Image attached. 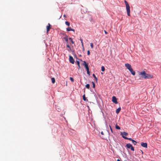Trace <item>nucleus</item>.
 <instances>
[{
  "instance_id": "cd10ccee",
  "label": "nucleus",
  "mask_w": 161,
  "mask_h": 161,
  "mask_svg": "<svg viewBox=\"0 0 161 161\" xmlns=\"http://www.w3.org/2000/svg\"><path fill=\"white\" fill-rule=\"evenodd\" d=\"M86 71H87V74L89 75H90V72L89 71V69L86 70Z\"/></svg>"
},
{
  "instance_id": "c9c22d12",
  "label": "nucleus",
  "mask_w": 161,
  "mask_h": 161,
  "mask_svg": "<svg viewBox=\"0 0 161 161\" xmlns=\"http://www.w3.org/2000/svg\"><path fill=\"white\" fill-rule=\"evenodd\" d=\"M69 50H68V51H71V47H70V48H69Z\"/></svg>"
},
{
  "instance_id": "1a4fd4ad",
  "label": "nucleus",
  "mask_w": 161,
  "mask_h": 161,
  "mask_svg": "<svg viewBox=\"0 0 161 161\" xmlns=\"http://www.w3.org/2000/svg\"><path fill=\"white\" fill-rule=\"evenodd\" d=\"M129 70L133 75H135V72L133 70L132 68Z\"/></svg>"
},
{
  "instance_id": "37998d69",
  "label": "nucleus",
  "mask_w": 161,
  "mask_h": 161,
  "mask_svg": "<svg viewBox=\"0 0 161 161\" xmlns=\"http://www.w3.org/2000/svg\"><path fill=\"white\" fill-rule=\"evenodd\" d=\"M63 16H64V17H66V15L65 14H64Z\"/></svg>"
},
{
  "instance_id": "4be33fe9",
  "label": "nucleus",
  "mask_w": 161,
  "mask_h": 161,
  "mask_svg": "<svg viewBox=\"0 0 161 161\" xmlns=\"http://www.w3.org/2000/svg\"><path fill=\"white\" fill-rule=\"evenodd\" d=\"M66 25L68 26L70 25V23L68 21H66L65 22Z\"/></svg>"
},
{
  "instance_id": "bb28decb",
  "label": "nucleus",
  "mask_w": 161,
  "mask_h": 161,
  "mask_svg": "<svg viewBox=\"0 0 161 161\" xmlns=\"http://www.w3.org/2000/svg\"><path fill=\"white\" fill-rule=\"evenodd\" d=\"M90 46H91V47L92 48H93V44L92 43H91L90 44Z\"/></svg>"
},
{
  "instance_id": "6ab92c4d",
  "label": "nucleus",
  "mask_w": 161,
  "mask_h": 161,
  "mask_svg": "<svg viewBox=\"0 0 161 161\" xmlns=\"http://www.w3.org/2000/svg\"><path fill=\"white\" fill-rule=\"evenodd\" d=\"M92 76L94 77L95 79L96 80V81H97V77L95 75L93 74H92Z\"/></svg>"
},
{
  "instance_id": "5701e85b",
  "label": "nucleus",
  "mask_w": 161,
  "mask_h": 161,
  "mask_svg": "<svg viewBox=\"0 0 161 161\" xmlns=\"http://www.w3.org/2000/svg\"><path fill=\"white\" fill-rule=\"evenodd\" d=\"M105 68L103 66H102L101 67V70L102 71H104L105 70Z\"/></svg>"
},
{
  "instance_id": "f8f14e48",
  "label": "nucleus",
  "mask_w": 161,
  "mask_h": 161,
  "mask_svg": "<svg viewBox=\"0 0 161 161\" xmlns=\"http://www.w3.org/2000/svg\"><path fill=\"white\" fill-rule=\"evenodd\" d=\"M122 137L125 139L129 140L131 141H132L133 140V139H132L131 138H128L124 136H122Z\"/></svg>"
},
{
  "instance_id": "c03bdc74",
  "label": "nucleus",
  "mask_w": 161,
  "mask_h": 161,
  "mask_svg": "<svg viewBox=\"0 0 161 161\" xmlns=\"http://www.w3.org/2000/svg\"><path fill=\"white\" fill-rule=\"evenodd\" d=\"M141 153H142V154L143 153V152H142V151L141 150Z\"/></svg>"
},
{
  "instance_id": "f03ea898",
  "label": "nucleus",
  "mask_w": 161,
  "mask_h": 161,
  "mask_svg": "<svg viewBox=\"0 0 161 161\" xmlns=\"http://www.w3.org/2000/svg\"><path fill=\"white\" fill-rule=\"evenodd\" d=\"M126 147L129 149H130L132 151H134V149L132 145L130 143H128L126 145Z\"/></svg>"
},
{
  "instance_id": "412c9836",
  "label": "nucleus",
  "mask_w": 161,
  "mask_h": 161,
  "mask_svg": "<svg viewBox=\"0 0 161 161\" xmlns=\"http://www.w3.org/2000/svg\"><path fill=\"white\" fill-rule=\"evenodd\" d=\"M86 88L89 89L90 88V85L89 84H87L86 86Z\"/></svg>"
},
{
  "instance_id": "dca6fc26",
  "label": "nucleus",
  "mask_w": 161,
  "mask_h": 161,
  "mask_svg": "<svg viewBox=\"0 0 161 161\" xmlns=\"http://www.w3.org/2000/svg\"><path fill=\"white\" fill-rule=\"evenodd\" d=\"M52 82L53 83H54L55 82V79L54 78H51Z\"/></svg>"
},
{
  "instance_id": "6e6552de",
  "label": "nucleus",
  "mask_w": 161,
  "mask_h": 161,
  "mask_svg": "<svg viewBox=\"0 0 161 161\" xmlns=\"http://www.w3.org/2000/svg\"><path fill=\"white\" fill-rule=\"evenodd\" d=\"M141 145L143 147L147 148V144L146 143L142 142L141 144Z\"/></svg>"
},
{
  "instance_id": "a211bd4d",
  "label": "nucleus",
  "mask_w": 161,
  "mask_h": 161,
  "mask_svg": "<svg viewBox=\"0 0 161 161\" xmlns=\"http://www.w3.org/2000/svg\"><path fill=\"white\" fill-rule=\"evenodd\" d=\"M71 28L70 27H68L66 29V30L67 31H71Z\"/></svg>"
},
{
  "instance_id": "c756f323",
  "label": "nucleus",
  "mask_w": 161,
  "mask_h": 161,
  "mask_svg": "<svg viewBox=\"0 0 161 161\" xmlns=\"http://www.w3.org/2000/svg\"><path fill=\"white\" fill-rule=\"evenodd\" d=\"M87 54L88 55H89L90 54V52L89 50H88L87 51Z\"/></svg>"
},
{
  "instance_id": "ea45409f",
  "label": "nucleus",
  "mask_w": 161,
  "mask_h": 161,
  "mask_svg": "<svg viewBox=\"0 0 161 161\" xmlns=\"http://www.w3.org/2000/svg\"><path fill=\"white\" fill-rule=\"evenodd\" d=\"M101 134L102 135H104V133H103V131H102V132H101Z\"/></svg>"
},
{
  "instance_id": "c85d7f7f",
  "label": "nucleus",
  "mask_w": 161,
  "mask_h": 161,
  "mask_svg": "<svg viewBox=\"0 0 161 161\" xmlns=\"http://www.w3.org/2000/svg\"><path fill=\"white\" fill-rule=\"evenodd\" d=\"M92 84H93V88H94L95 86V83L93 82H92Z\"/></svg>"
},
{
  "instance_id": "7ed1b4c3",
  "label": "nucleus",
  "mask_w": 161,
  "mask_h": 161,
  "mask_svg": "<svg viewBox=\"0 0 161 161\" xmlns=\"http://www.w3.org/2000/svg\"><path fill=\"white\" fill-rule=\"evenodd\" d=\"M126 10L127 13V14L128 16H130V7L129 5L126 6Z\"/></svg>"
},
{
  "instance_id": "4468645a",
  "label": "nucleus",
  "mask_w": 161,
  "mask_h": 161,
  "mask_svg": "<svg viewBox=\"0 0 161 161\" xmlns=\"http://www.w3.org/2000/svg\"><path fill=\"white\" fill-rule=\"evenodd\" d=\"M76 62H77V64L78 65L77 68L78 69H79L80 68V62L78 61H76Z\"/></svg>"
},
{
  "instance_id": "f257e3e1",
  "label": "nucleus",
  "mask_w": 161,
  "mask_h": 161,
  "mask_svg": "<svg viewBox=\"0 0 161 161\" xmlns=\"http://www.w3.org/2000/svg\"><path fill=\"white\" fill-rule=\"evenodd\" d=\"M139 75L141 76L142 78L149 79L150 78H153L152 75L147 74L145 71H143L139 73Z\"/></svg>"
},
{
  "instance_id": "72a5a7b5",
  "label": "nucleus",
  "mask_w": 161,
  "mask_h": 161,
  "mask_svg": "<svg viewBox=\"0 0 161 161\" xmlns=\"http://www.w3.org/2000/svg\"><path fill=\"white\" fill-rule=\"evenodd\" d=\"M71 43L72 44H74V42L73 41V40H71Z\"/></svg>"
},
{
  "instance_id": "f704fd0d",
  "label": "nucleus",
  "mask_w": 161,
  "mask_h": 161,
  "mask_svg": "<svg viewBox=\"0 0 161 161\" xmlns=\"http://www.w3.org/2000/svg\"><path fill=\"white\" fill-rule=\"evenodd\" d=\"M84 63L83 64L84 65H85V64H87V63H86V62L85 61H84Z\"/></svg>"
},
{
  "instance_id": "a878e982",
  "label": "nucleus",
  "mask_w": 161,
  "mask_h": 161,
  "mask_svg": "<svg viewBox=\"0 0 161 161\" xmlns=\"http://www.w3.org/2000/svg\"><path fill=\"white\" fill-rule=\"evenodd\" d=\"M70 80L72 82H73L74 81V79L72 77H70Z\"/></svg>"
},
{
  "instance_id": "393cba45",
  "label": "nucleus",
  "mask_w": 161,
  "mask_h": 161,
  "mask_svg": "<svg viewBox=\"0 0 161 161\" xmlns=\"http://www.w3.org/2000/svg\"><path fill=\"white\" fill-rule=\"evenodd\" d=\"M83 98L84 101H85L86 100V98L85 97V95H83Z\"/></svg>"
},
{
  "instance_id": "2f4dec72",
  "label": "nucleus",
  "mask_w": 161,
  "mask_h": 161,
  "mask_svg": "<svg viewBox=\"0 0 161 161\" xmlns=\"http://www.w3.org/2000/svg\"><path fill=\"white\" fill-rule=\"evenodd\" d=\"M80 40L81 41V43H82V42H83V40L81 38H80Z\"/></svg>"
},
{
  "instance_id": "a18cd8bd",
  "label": "nucleus",
  "mask_w": 161,
  "mask_h": 161,
  "mask_svg": "<svg viewBox=\"0 0 161 161\" xmlns=\"http://www.w3.org/2000/svg\"><path fill=\"white\" fill-rule=\"evenodd\" d=\"M71 130V131H74V130Z\"/></svg>"
},
{
  "instance_id": "49530a36",
  "label": "nucleus",
  "mask_w": 161,
  "mask_h": 161,
  "mask_svg": "<svg viewBox=\"0 0 161 161\" xmlns=\"http://www.w3.org/2000/svg\"><path fill=\"white\" fill-rule=\"evenodd\" d=\"M83 47V50H84V47Z\"/></svg>"
},
{
  "instance_id": "0eeeda50",
  "label": "nucleus",
  "mask_w": 161,
  "mask_h": 161,
  "mask_svg": "<svg viewBox=\"0 0 161 161\" xmlns=\"http://www.w3.org/2000/svg\"><path fill=\"white\" fill-rule=\"evenodd\" d=\"M63 39H64L66 41L67 44H69L68 43V36L65 35V37H63Z\"/></svg>"
},
{
  "instance_id": "f3484780",
  "label": "nucleus",
  "mask_w": 161,
  "mask_h": 161,
  "mask_svg": "<svg viewBox=\"0 0 161 161\" xmlns=\"http://www.w3.org/2000/svg\"><path fill=\"white\" fill-rule=\"evenodd\" d=\"M132 143L134 145H136L137 143V142L136 141H135L134 140H133L132 141Z\"/></svg>"
},
{
  "instance_id": "58836bf2",
  "label": "nucleus",
  "mask_w": 161,
  "mask_h": 161,
  "mask_svg": "<svg viewBox=\"0 0 161 161\" xmlns=\"http://www.w3.org/2000/svg\"><path fill=\"white\" fill-rule=\"evenodd\" d=\"M71 31H75V30L74 29H71Z\"/></svg>"
},
{
  "instance_id": "ddd939ff",
  "label": "nucleus",
  "mask_w": 161,
  "mask_h": 161,
  "mask_svg": "<svg viewBox=\"0 0 161 161\" xmlns=\"http://www.w3.org/2000/svg\"><path fill=\"white\" fill-rule=\"evenodd\" d=\"M121 110V108L120 107L119 108H117L116 111V114H118L119 113V112Z\"/></svg>"
},
{
  "instance_id": "7c9ffc66",
  "label": "nucleus",
  "mask_w": 161,
  "mask_h": 161,
  "mask_svg": "<svg viewBox=\"0 0 161 161\" xmlns=\"http://www.w3.org/2000/svg\"><path fill=\"white\" fill-rule=\"evenodd\" d=\"M66 47H68V48H70V46H69V44H66Z\"/></svg>"
},
{
  "instance_id": "2eb2a0df",
  "label": "nucleus",
  "mask_w": 161,
  "mask_h": 161,
  "mask_svg": "<svg viewBox=\"0 0 161 161\" xmlns=\"http://www.w3.org/2000/svg\"><path fill=\"white\" fill-rule=\"evenodd\" d=\"M85 68H86V70L89 69L88 66V64H85L84 65Z\"/></svg>"
},
{
  "instance_id": "39448f33",
  "label": "nucleus",
  "mask_w": 161,
  "mask_h": 161,
  "mask_svg": "<svg viewBox=\"0 0 161 161\" xmlns=\"http://www.w3.org/2000/svg\"><path fill=\"white\" fill-rule=\"evenodd\" d=\"M125 66L129 70L132 68L131 65L128 63L125 64Z\"/></svg>"
},
{
  "instance_id": "aec40b11",
  "label": "nucleus",
  "mask_w": 161,
  "mask_h": 161,
  "mask_svg": "<svg viewBox=\"0 0 161 161\" xmlns=\"http://www.w3.org/2000/svg\"><path fill=\"white\" fill-rule=\"evenodd\" d=\"M115 128L118 130L120 129V128L119 126L117 125H115Z\"/></svg>"
},
{
  "instance_id": "a19ab883",
  "label": "nucleus",
  "mask_w": 161,
  "mask_h": 161,
  "mask_svg": "<svg viewBox=\"0 0 161 161\" xmlns=\"http://www.w3.org/2000/svg\"><path fill=\"white\" fill-rule=\"evenodd\" d=\"M81 45H82V46L83 47H83V43L82 42V43H81Z\"/></svg>"
},
{
  "instance_id": "e433bc0d",
  "label": "nucleus",
  "mask_w": 161,
  "mask_h": 161,
  "mask_svg": "<svg viewBox=\"0 0 161 161\" xmlns=\"http://www.w3.org/2000/svg\"><path fill=\"white\" fill-rule=\"evenodd\" d=\"M69 40H70V41L72 40V38H71V37H69Z\"/></svg>"
},
{
  "instance_id": "79ce46f5",
  "label": "nucleus",
  "mask_w": 161,
  "mask_h": 161,
  "mask_svg": "<svg viewBox=\"0 0 161 161\" xmlns=\"http://www.w3.org/2000/svg\"><path fill=\"white\" fill-rule=\"evenodd\" d=\"M117 161H121L119 159H118Z\"/></svg>"
},
{
  "instance_id": "20e7f679",
  "label": "nucleus",
  "mask_w": 161,
  "mask_h": 161,
  "mask_svg": "<svg viewBox=\"0 0 161 161\" xmlns=\"http://www.w3.org/2000/svg\"><path fill=\"white\" fill-rule=\"evenodd\" d=\"M69 59L70 63H71L72 64H74V59L73 57L71 55H69Z\"/></svg>"
},
{
  "instance_id": "4c0bfd02",
  "label": "nucleus",
  "mask_w": 161,
  "mask_h": 161,
  "mask_svg": "<svg viewBox=\"0 0 161 161\" xmlns=\"http://www.w3.org/2000/svg\"><path fill=\"white\" fill-rule=\"evenodd\" d=\"M104 32H105V33L106 34H108V32H107L106 31H105V30L104 31Z\"/></svg>"
},
{
  "instance_id": "9b49d317",
  "label": "nucleus",
  "mask_w": 161,
  "mask_h": 161,
  "mask_svg": "<svg viewBox=\"0 0 161 161\" xmlns=\"http://www.w3.org/2000/svg\"><path fill=\"white\" fill-rule=\"evenodd\" d=\"M48 25H47V32H48L49 31L50 29V25L49 23H48Z\"/></svg>"
},
{
  "instance_id": "473e14b6",
  "label": "nucleus",
  "mask_w": 161,
  "mask_h": 161,
  "mask_svg": "<svg viewBox=\"0 0 161 161\" xmlns=\"http://www.w3.org/2000/svg\"><path fill=\"white\" fill-rule=\"evenodd\" d=\"M109 126L110 128V130H111V132H112V133H113V132L112 129V128H111V126H110V125H109Z\"/></svg>"
},
{
  "instance_id": "423d86ee",
  "label": "nucleus",
  "mask_w": 161,
  "mask_h": 161,
  "mask_svg": "<svg viewBox=\"0 0 161 161\" xmlns=\"http://www.w3.org/2000/svg\"><path fill=\"white\" fill-rule=\"evenodd\" d=\"M112 101L115 104H117L118 103L117 98L115 96H113L112 97Z\"/></svg>"
},
{
  "instance_id": "9d476101",
  "label": "nucleus",
  "mask_w": 161,
  "mask_h": 161,
  "mask_svg": "<svg viewBox=\"0 0 161 161\" xmlns=\"http://www.w3.org/2000/svg\"><path fill=\"white\" fill-rule=\"evenodd\" d=\"M120 134L122 137V136H127L128 135V134L125 131H124L123 132H121Z\"/></svg>"
},
{
  "instance_id": "b1692460",
  "label": "nucleus",
  "mask_w": 161,
  "mask_h": 161,
  "mask_svg": "<svg viewBox=\"0 0 161 161\" xmlns=\"http://www.w3.org/2000/svg\"><path fill=\"white\" fill-rule=\"evenodd\" d=\"M124 2L126 6L129 5L128 3L125 0Z\"/></svg>"
}]
</instances>
